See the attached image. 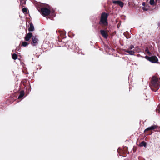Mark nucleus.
<instances>
[{
  "instance_id": "6",
  "label": "nucleus",
  "mask_w": 160,
  "mask_h": 160,
  "mask_svg": "<svg viewBox=\"0 0 160 160\" xmlns=\"http://www.w3.org/2000/svg\"><path fill=\"white\" fill-rule=\"evenodd\" d=\"M39 40L37 36H33L32 38L31 44L33 46H36L38 44Z\"/></svg>"
},
{
  "instance_id": "10",
  "label": "nucleus",
  "mask_w": 160,
  "mask_h": 160,
  "mask_svg": "<svg viewBox=\"0 0 160 160\" xmlns=\"http://www.w3.org/2000/svg\"><path fill=\"white\" fill-rule=\"evenodd\" d=\"M113 3L115 4H117L121 8L123 7V3L120 1H114L113 2Z\"/></svg>"
},
{
  "instance_id": "23",
  "label": "nucleus",
  "mask_w": 160,
  "mask_h": 160,
  "mask_svg": "<svg viewBox=\"0 0 160 160\" xmlns=\"http://www.w3.org/2000/svg\"><path fill=\"white\" fill-rule=\"evenodd\" d=\"M127 33V32H124V35L127 38H130V37L129 36V35H126V34Z\"/></svg>"
},
{
  "instance_id": "18",
  "label": "nucleus",
  "mask_w": 160,
  "mask_h": 160,
  "mask_svg": "<svg viewBox=\"0 0 160 160\" xmlns=\"http://www.w3.org/2000/svg\"><path fill=\"white\" fill-rule=\"evenodd\" d=\"M27 80L26 79H23L22 81L23 85L26 87V84L27 83Z\"/></svg>"
},
{
  "instance_id": "21",
  "label": "nucleus",
  "mask_w": 160,
  "mask_h": 160,
  "mask_svg": "<svg viewBox=\"0 0 160 160\" xmlns=\"http://www.w3.org/2000/svg\"><path fill=\"white\" fill-rule=\"evenodd\" d=\"M28 9L26 8H23L22 9V11L24 13H26L27 12Z\"/></svg>"
},
{
  "instance_id": "14",
  "label": "nucleus",
  "mask_w": 160,
  "mask_h": 160,
  "mask_svg": "<svg viewBox=\"0 0 160 160\" xmlns=\"http://www.w3.org/2000/svg\"><path fill=\"white\" fill-rule=\"evenodd\" d=\"M18 55L16 53H13L12 55V58L14 60L17 59L18 58Z\"/></svg>"
},
{
  "instance_id": "8",
  "label": "nucleus",
  "mask_w": 160,
  "mask_h": 160,
  "mask_svg": "<svg viewBox=\"0 0 160 160\" xmlns=\"http://www.w3.org/2000/svg\"><path fill=\"white\" fill-rule=\"evenodd\" d=\"M100 32L101 35L105 39H107L108 37V34L107 31L104 30H101Z\"/></svg>"
},
{
  "instance_id": "5",
  "label": "nucleus",
  "mask_w": 160,
  "mask_h": 160,
  "mask_svg": "<svg viewBox=\"0 0 160 160\" xmlns=\"http://www.w3.org/2000/svg\"><path fill=\"white\" fill-rule=\"evenodd\" d=\"M145 58L152 63H157L158 61V58L156 56H152L151 57L146 56H145Z\"/></svg>"
},
{
  "instance_id": "9",
  "label": "nucleus",
  "mask_w": 160,
  "mask_h": 160,
  "mask_svg": "<svg viewBox=\"0 0 160 160\" xmlns=\"http://www.w3.org/2000/svg\"><path fill=\"white\" fill-rule=\"evenodd\" d=\"M72 44V42L71 41H68L65 42H63V44L62 45V47L65 46L68 48H71V46Z\"/></svg>"
},
{
  "instance_id": "2",
  "label": "nucleus",
  "mask_w": 160,
  "mask_h": 160,
  "mask_svg": "<svg viewBox=\"0 0 160 160\" xmlns=\"http://www.w3.org/2000/svg\"><path fill=\"white\" fill-rule=\"evenodd\" d=\"M150 87L151 89L154 92H156L159 88V82L156 77H152Z\"/></svg>"
},
{
  "instance_id": "32",
  "label": "nucleus",
  "mask_w": 160,
  "mask_h": 160,
  "mask_svg": "<svg viewBox=\"0 0 160 160\" xmlns=\"http://www.w3.org/2000/svg\"><path fill=\"white\" fill-rule=\"evenodd\" d=\"M28 82H29V81H28ZM29 84H30V83H29Z\"/></svg>"
},
{
  "instance_id": "30",
  "label": "nucleus",
  "mask_w": 160,
  "mask_h": 160,
  "mask_svg": "<svg viewBox=\"0 0 160 160\" xmlns=\"http://www.w3.org/2000/svg\"><path fill=\"white\" fill-rule=\"evenodd\" d=\"M117 28H119V24H118L117 25Z\"/></svg>"
},
{
  "instance_id": "22",
  "label": "nucleus",
  "mask_w": 160,
  "mask_h": 160,
  "mask_svg": "<svg viewBox=\"0 0 160 160\" xmlns=\"http://www.w3.org/2000/svg\"><path fill=\"white\" fill-rule=\"evenodd\" d=\"M145 52H147L148 55H150L151 54V53L149 51L148 48H147L145 49Z\"/></svg>"
},
{
  "instance_id": "26",
  "label": "nucleus",
  "mask_w": 160,
  "mask_h": 160,
  "mask_svg": "<svg viewBox=\"0 0 160 160\" xmlns=\"http://www.w3.org/2000/svg\"><path fill=\"white\" fill-rule=\"evenodd\" d=\"M158 109H156V110L157 111V112H158H158H160V105H159L158 106Z\"/></svg>"
},
{
  "instance_id": "20",
  "label": "nucleus",
  "mask_w": 160,
  "mask_h": 160,
  "mask_svg": "<svg viewBox=\"0 0 160 160\" xmlns=\"http://www.w3.org/2000/svg\"><path fill=\"white\" fill-rule=\"evenodd\" d=\"M149 3L151 5H155V2L154 1V0H150Z\"/></svg>"
},
{
  "instance_id": "1",
  "label": "nucleus",
  "mask_w": 160,
  "mask_h": 160,
  "mask_svg": "<svg viewBox=\"0 0 160 160\" xmlns=\"http://www.w3.org/2000/svg\"><path fill=\"white\" fill-rule=\"evenodd\" d=\"M108 16L109 14L105 12H103L101 14L98 24L104 29H106L107 28L108 25Z\"/></svg>"
},
{
  "instance_id": "24",
  "label": "nucleus",
  "mask_w": 160,
  "mask_h": 160,
  "mask_svg": "<svg viewBox=\"0 0 160 160\" xmlns=\"http://www.w3.org/2000/svg\"><path fill=\"white\" fill-rule=\"evenodd\" d=\"M133 48H134V46L132 45L130 46L129 48L128 49L129 50H130V49L131 50V49H133Z\"/></svg>"
},
{
  "instance_id": "4",
  "label": "nucleus",
  "mask_w": 160,
  "mask_h": 160,
  "mask_svg": "<svg viewBox=\"0 0 160 160\" xmlns=\"http://www.w3.org/2000/svg\"><path fill=\"white\" fill-rule=\"evenodd\" d=\"M157 127V126L155 125H152L150 127H148L145 129L144 131V132L146 133L148 135H150L152 133L151 131L156 129Z\"/></svg>"
},
{
  "instance_id": "3",
  "label": "nucleus",
  "mask_w": 160,
  "mask_h": 160,
  "mask_svg": "<svg viewBox=\"0 0 160 160\" xmlns=\"http://www.w3.org/2000/svg\"><path fill=\"white\" fill-rule=\"evenodd\" d=\"M40 12L43 16L45 17L49 15L51 11L49 9L46 7H42L41 8Z\"/></svg>"
},
{
  "instance_id": "15",
  "label": "nucleus",
  "mask_w": 160,
  "mask_h": 160,
  "mask_svg": "<svg viewBox=\"0 0 160 160\" xmlns=\"http://www.w3.org/2000/svg\"><path fill=\"white\" fill-rule=\"evenodd\" d=\"M155 6L158 7L160 6V0H156Z\"/></svg>"
},
{
  "instance_id": "16",
  "label": "nucleus",
  "mask_w": 160,
  "mask_h": 160,
  "mask_svg": "<svg viewBox=\"0 0 160 160\" xmlns=\"http://www.w3.org/2000/svg\"><path fill=\"white\" fill-rule=\"evenodd\" d=\"M29 43L25 41L23 42L22 43L21 46L23 47H26L27 46Z\"/></svg>"
},
{
  "instance_id": "31",
  "label": "nucleus",
  "mask_w": 160,
  "mask_h": 160,
  "mask_svg": "<svg viewBox=\"0 0 160 160\" xmlns=\"http://www.w3.org/2000/svg\"><path fill=\"white\" fill-rule=\"evenodd\" d=\"M156 7L155 8V9L156 8Z\"/></svg>"
},
{
  "instance_id": "7",
  "label": "nucleus",
  "mask_w": 160,
  "mask_h": 160,
  "mask_svg": "<svg viewBox=\"0 0 160 160\" xmlns=\"http://www.w3.org/2000/svg\"><path fill=\"white\" fill-rule=\"evenodd\" d=\"M32 33L31 32H29L28 33L26 34L24 37V39L26 41H28L31 38H32Z\"/></svg>"
},
{
  "instance_id": "28",
  "label": "nucleus",
  "mask_w": 160,
  "mask_h": 160,
  "mask_svg": "<svg viewBox=\"0 0 160 160\" xmlns=\"http://www.w3.org/2000/svg\"><path fill=\"white\" fill-rule=\"evenodd\" d=\"M60 42L62 43H61V45H60V47L61 46H62V45L63 44V42H62V41H61Z\"/></svg>"
},
{
  "instance_id": "29",
  "label": "nucleus",
  "mask_w": 160,
  "mask_h": 160,
  "mask_svg": "<svg viewBox=\"0 0 160 160\" xmlns=\"http://www.w3.org/2000/svg\"><path fill=\"white\" fill-rule=\"evenodd\" d=\"M146 5V4L145 2H143L142 3V5L144 6H145Z\"/></svg>"
},
{
  "instance_id": "25",
  "label": "nucleus",
  "mask_w": 160,
  "mask_h": 160,
  "mask_svg": "<svg viewBox=\"0 0 160 160\" xmlns=\"http://www.w3.org/2000/svg\"><path fill=\"white\" fill-rule=\"evenodd\" d=\"M142 9L144 10V11H147L148 10V9L147 8H146L145 7H142Z\"/></svg>"
},
{
  "instance_id": "27",
  "label": "nucleus",
  "mask_w": 160,
  "mask_h": 160,
  "mask_svg": "<svg viewBox=\"0 0 160 160\" xmlns=\"http://www.w3.org/2000/svg\"><path fill=\"white\" fill-rule=\"evenodd\" d=\"M27 89H28V91L31 90V88L30 87H27L26 88Z\"/></svg>"
},
{
  "instance_id": "11",
  "label": "nucleus",
  "mask_w": 160,
  "mask_h": 160,
  "mask_svg": "<svg viewBox=\"0 0 160 160\" xmlns=\"http://www.w3.org/2000/svg\"><path fill=\"white\" fill-rule=\"evenodd\" d=\"M29 28L28 29L29 32H32L34 30V28L33 24L32 23H30L29 24Z\"/></svg>"
},
{
  "instance_id": "17",
  "label": "nucleus",
  "mask_w": 160,
  "mask_h": 160,
  "mask_svg": "<svg viewBox=\"0 0 160 160\" xmlns=\"http://www.w3.org/2000/svg\"><path fill=\"white\" fill-rule=\"evenodd\" d=\"M20 4L21 5H25L27 0H20Z\"/></svg>"
},
{
  "instance_id": "13",
  "label": "nucleus",
  "mask_w": 160,
  "mask_h": 160,
  "mask_svg": "<svg viewBox=\"0 0 160 160\" xmlns=\"http://www.w3.org/2000/svg\"><path fill=\"white\" fill-rule=\"evenodd\" d=\"M25 94L24 91L23 90L21 91L20 93V95L19 96L18 99H20L22 98V97H23Z\"/></svg>"
},
{
  "instance_id": "19",
  "label": "nucleus",
  "mask_w": 160,
  "mask_h": 160,
  "mask_svg": "<svg viewBox=\"0 0 160 160\" xmlns=\"http://www.w3.org/2000/svg\"><path fill=\"white\" fill-rule=\"evenodd\" d=\"M140 145L141 146L145 147L146 146V142L145 141H142L141 142Z\"/></svg>"
},
{
  "instance_id": "12",
  "label": "nucleus",
  "mask_w": 160,
  "mask_h": 160,
  "mask_svg": "<svg viewBox=\"0 0 160 160\" xmlns=\"http://www.w3.org/2000/svg\"><path fill=\"white\" fill-rule=\"evenodd\" d=\"M124 51L125 52L128 53L130 55H133L135 53L134 51L132 50H130L129 49L125 50Z\"/></svg>"
}]
</instances>
